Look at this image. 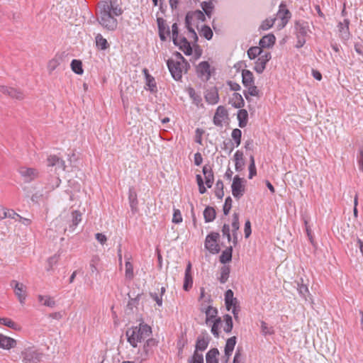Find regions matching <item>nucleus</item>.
Instances as JSON below:
<instances>
[{"mask_svg":"<svg viewBox=\"0 0 363 363\" xmlns=\"http://www.w3.org/2000/svg\"><path fill=\"white\" fill-rule=\"evenodd\" d=\"M81 220L82 213L78 211H72L70 213H64L60 215L52 220V225L57 227V225L62 224L57 230L65 233L67 230L73 232Z\"/></svg>","mask_w":363,"mask_h":363,"instance_id":"2","label":"nucleus"},{"mask_svg":"<svg viewBox=\"0 0 363 363\" xmlns=\"http://www.w3.org/2000/svg\"><path fill=\"white\" fill-rule=\"evenodd\" d=\"M47 162L48 167H55L56 170H65L66 165L65 161L57 155H49Z\"/></svg>","mask_w":363,"mask_h":363,"instance_id":"13","label":"nucleus"},{"mask_svg":"<svg viewBox=\"0 0 363 363\" xmlns=\"http://www.w3.org/2000/svg\"><path fill=\"white\" fill-rule=\"evenodd\" d=\"M224 185L221 180H218L216 184L215 194L218 199H222L224 196Z\"/></svg>","mask_w":363,"mask_h":363,"instance_id":"45","label":"nucleus"},{"mask_svg":"<svg viewBox=\"0 0 363 363\" xmlns=\"http://www.w3.org/2000/svg\"><path fill=\"white\" fill-rule=\"evenodd\" d=\"M236 344V337L233 336L228 338L225 346V353L231 355Z\"/></svg>","mask_w":363,"mask_h":363,"instance_id":"35","label":"nucleus"},{"mask_svg":"<svg viewBox=\"0 0 363 363\" xmlns=\"http://www.w3.org/2000/svg\"><path fill=\"white\" fill-rule=\"evenodd\" d=\"M58 262V255H55L54 256L50 257L48 259V267L47 268L48 271H50L52 269L54 265H55Z\"/></svg>","mask_w":363,"mask_h":363,"instance_id":"61","label":"nucleus"},{"mask_svg":"<svg viewBox=\"0 0 363 363\" xmlns=\"http://www.w3.org/2000/svg\"><path fill=\"white\" fill-rule=\"evenodd\" d=\"M145 74L146 78V84L149 87L150 91L154 92L156 90V83L155 78L148 74V72L146 69L143 70Z\"/></svg>","mask_w":363,"mask_h":363,"instance_id":"36","label":"nucleus"},{"mask_svg":"<svg viewBox=\"0 0 363 363\" xmlns=\"http://www.w3.org/2000/svg\"><path fill=\"white\" fill-rule=\"evenodd\" d=\"M357 162L359 170L363 172V146L359 148V155L357 157Z\"/></svg>","mask_w":363,"mask_h":363,"instance_id":"64","label":"nucleus"},{"mask_svg":"<svg viewBox=\"0 0 363 363\" xmlns=\"http://www.w3.org/2000/svg\"><path fill=\"white\" fill-rule=\"evenodd\" d=\"M338 30L340 33V37L344 40H347L350 38V33L349 31V21L345 19L343 23H339Z\"/></svg>","mask_w":363,"mask_h":363,"instance_id":"22","label":"nucleus"},{"mask_svg":"<svg viewBox=\"0 0 363 363\" xmlns=\"http://www.w3.org/2000/svg\"><path fill=\"white\" fill-rule=\"evenodd\" d=\"M125 277L127 279L131 280L134 277L133 265L130 261L127 260L125 263Z\"/></svg>","mask_w":363,"mask_h":363,"instance_id":"39","label":"nucleus"},{"mask_svg":"<svg viewBox=\"0 0 363 363\" xmlns=\"http://www.w3.org/2000/svg\"><path fill=\"white\" fill-rule=\"evenodd\" d=\"M201 311L204 312L206 314V324L207 325H210L211 324L212 320L214 319L218 314V310L211 306H208L206 308H202Z\"/></svg>","mask_w":363,"mask_h":363,"instance_id":"19","label":"nucleus"},{"mask_svg":"<svg viewBox=\"0 0 363 363\" xmlns=\"http://www.w3.org/2000/svg\"><path fill=\"white\" fill-rule=\"evenodd\" d=\"M172 40L174 45L178 43L179 38V29L177 23H173L172 26Z\"/></svg>","mask_w":363,"mask_h":363,"instance_id":"55","label":"nucleus"},{"mask_svg":"<svg viewBox=\"0 0 363 363\" xmlns=\"http://www.w3.org/2000/svg\"><path fill=\"white\" fill-rule=\"evenodd\" d=\"M99 23L109 30H114L117 28L118 21L115 16L122 14V10L118 5L111 1H102L99 4Z\"/></svg>","mask_w":363,"mask_h":363,"instance_id":"1","label":"nucleus"},{"mask_svg":"<svg viewBox=\"0 0 363 363\" xmlns=\"http://www.w3.org/2000/svg\"><path fill=\"white\" fill-rule=\"evenodd\" d=\"M233 246L228 247L220 256V262L225 264L232 259Z\"/></svg>","mask_w":363,"mask_h":363,"instance_id":"32","label":"nucleus"},{"mask_svg":"<svg viewBox=\"0 0 363 363\" xmlns=\"http://www.w3.org/2000/svg\"><path fill=\"white\" fill-rule=\"evenodd\" d=\"M278 16L281 20L282 27H284L291 17V12L286 8V5L284 4H280Z\"/></svg>","mask_w":363,"mask_h":363,"instance_id":"15","label":"nucleus"},{"mask_svg":"<svg viewBox=\"0 0 363 363\" xmlns=\"http://www.w3.org/2000/svg\"><path fill=\"white\" fill-rule=\"evenodd\" d=\"M18 172L26 183H30L38 177V171L36 169L26 167H21Z\"/></svg>","mask_w":363,"mask_h":363,"instance_id":"10","label":"nucleus"},{"mask_svg":"<svg viewBox=\"0 0 363 363\" xmlns=\"http://www.w3.org/2000/svg\"><path fill=\"white\" fill-rule=\"evenodd\" d=\"M248 90L247 92H244V95L247 100L249 99L248 95L253 96H257L259 95V89L254 84L246 86Z\"/></svg>","mask_w":363,"mask_h":363,"instance_id":"44","label":"nucleus"},{"mask_svg":"<svg viewBox=\"0 0 363 363\" xmlns=\"http://www.w3.org/2000/svg\"><path fill=\"white\" fill-rule=\"evenodd\" d=\"M38 300L43 302V304L45 306L54 308L55 306V301L50 296H43L42 295L38 296Z\"/></svg>","mask_w":363,"mask_h":363,"instance_id":"43","label":"nucleus"},{"mask_svg":"<svg viewBox=\"0 0 363 363\" xmlns=\"http://www.w3.org/2000/svg\"><path fill=\"white\" fill-rule=\"evenodd\" d=\"M179 48L184 52L186 55H190L192 53V48L189 42L185 37H180L178 39V43L176 45Z\"/></svg>","mask_w":363,"mask_h":363,"instance_id":"21","label":"nucleus"},{"mask_svg":"<svg viewBox=\"0 0 363 363\" xmlns=\"http://www.w3.org/2000/svg\"><path fill=\"white\" fill-rule=\"evenodd\" d=\"M16 342L14 339L4 335H0V347L9 350L16 346Z\"/></svg>","mask_w":363,"mask_h":363,"instance_id":"24","label":"nucleus"},{"mask_svg":"<svg viewBox=\"0 0 363 363\" xmlns=\"http://www.w3.org/2000/svg\"><path fill=\"white\" fill-rule=\"evenodd\" d=\"M167 63L172 77L175 80H179L182 77L183 69L185 68L186 69L187 67H186L183 62L182 63L179 61H175L172 59L168 60Z\"/></svg>","mask_w":363,"mask_h":363,"instance_id":"6","label":"nucleus"},{"mask_svg":"<svg viewBox=\"0 0 363 363\" xmlns=\"http://www.w3.org/2000/svg\"><path fill=\"white\" fill-rule=\"evenodd\" d=\"M218 233H211L206 238L205 247L211 253H218L220 251V247L217 241L219 238Z\"/></svg>","mask_w":363,"mask_h":363,"instance_id":"9","label":"nucleus"},{"mask_svg":"<svg viewBox=\"0 0 363 363\" xmlns=\"http://www.w3.org/2000/svg\"><path fill=\"white\" fill-rule=\"evenodd\" d=\"M152 333L151 328L147 324H140L139 327H132L126 330L125 335L130 345L136 347L138 342H141Z\"/></svg>","mask_w":363,"mask_h":363,"instance_id":"3","label":"nucleus"},{"mask_svg":"<svg viewBox=\"0 0 363 363\" xmlns=\"http://www.w3.org/2000/svg\"><path fill=\"white\" fill-rule=\"evenodd\" d=\"M223 320L225 323L223 328L224 331L226 333H230L233 327L232 317L230 315L226 314L223 316Z\"/></svg>","mask_w":363,"mask_h":363,"instance_id":"42","label":"nucleus"},{"mask_svg":"<svg viewBox=\"0 0 363 363\" xmlns=\"http://www.w3.org/2000/svg\"><path fill=\"white\" fill-rule=\"evenodd\" d=\"M242 84L246 87L254 84V77L252 72L247 69L242 71Z\"/></svg>","mask_w":363,"mask_h":363,"instance_id":"27","label":"nucleus"},{"mask_svg":"<svg viewBox=\"0 0 363 363\" xmlns=\"http://www.w3.org/2000/svg\"><path fill=\"white\" fill-rule=\"evenodd\" d=\"M60 64V59L55 57L50 60L48 64V69L50 73L53 72Z\"/></svg>","mask_w":363,"mask_h":363,"instance_id":"49","label":"nucleus"},{"mask_svg":"<svg viewBox=\"0 0 363 363\" xmlns=\"http://www.w3.org/2000/svg\"><path fill=\"white\" fill-rule=\"evenodd\" d=\"M261 330L263 335H272L274 333V329L272 327H269L264 321L261 322Z\"/></svg>","mask_w":363,"mask_h":363,"instance_id":"56","label":"nucleus"},{"mask_svg":"<svg viewBox=\"0 0 363 363\" xmlns=\"http://www.w3.org/2000/svg\"><path fill=\"white\" fill-rule=\"evenodd\" d=\"M219 351L217 348L211 349L206 355V363H218Z\"/></svg>","mask_w":363,"mask_h":363,"instance_id":"30","label":"nucleus"},{"mask_svg":"<svg viewBox=\"0 0 363 363\" xmlns=\"http://www.w3.org/2000/svg\"><path fill=\"white\" fill-rule=\"evenodd\" d=\"M157 26L159 30V35L162 41L166 40V35H169L170 31L168 26H166L165 21L162 18H158Z\"/></svg>","mask_w":363,"mask_h":363,"instance_id":"17","label":"nucleus"},{"mask_svg":"<svg viewBox=\"0 0 363 363\" xmlns=\"http://www.w3.org/2000/svg\"><path fill=\"white\" fill-rule=\"evenodd\" d=\"M233 139L235 140L236 147H238L241 143L242 132L238 128H235L231 134Z\"/></svg>","mask_w":363,"mask_h":363,"instance_id":"50","label":"nucleus"},{"mask_svg":"<svg viewBox=\"0 0 363 363\" xmlns=\"http://www.w3.org/2000/svg\"><path fill=\"white\" fill-rule=\"evenodd\" d=\"M0 91L6 95L9 96L13 99L18 100H22L24 99V94L21 90L12 87L1 86Z\"/></svg>","mask_w":363,"mask_h":363,"instance_id":"14","label":"nucleus"},{"mask_svg":"<svg viewBox=\"0 0 363 363\" xmlns=\"http://www.w3.org/2000/svg\"><path fill=\"white\" fill-rule=\"evenodd\" d=\"M294 28L297 38L296 48H300L306 43L305 38L309 32L308 23L304 21H296L295 22Z\"/></svg>","mask_w":363,"mask_h":363,"instance_id":"5","label":"nucleus"},{"mask_svg":"<svg viewBox=\"0 0 363 363\" xmlns=\"http://www.w3.org/2000/svg\"><path fill=\"white\" fill-rule=\"evenodd\" d=\"M230 104L237 108H240L244 106L245 101L242 96L239 93H234L230 99Z\"/></svg>","mask_w":363,"mask_h":363,"instance_id":"26","label":"nucleus"},{"mask_svg":"<svg viewBox=\"0 0 363 363\" xmlns=\"http://www.w3.org/2000/svg\"><path fill=\"white\" fill-rule=\"evenodd\" d=\"M203 174L205 177V183L207 187L211 188L214 181V176L211 167L208 165L203 166Z\"/></svg>","mask_w":363,"mask_h":363,"instance_id":"23","label":"nucleus"},{"mask_svg":"<svg viewBox=\"0 0 363 363\" xmlns=\"http://www.w3.org/2000/svg\"><path fill=\"white\" fill-rule=\"evenodd\" d=\"M203 217L206 223L212 222L216 218V211L213 207L207 206L203 211Z\"/></svg>","mask_w":363,"mask_h":363,"instance_id":"33","label":"nucleus"},{"mask_svg":"<svg viewBox=\"0 0 363 363\" xmlns=\"http://www.w3.org/2000/svg\"><path fill=\"white\" fill-rule=\"evenodd\" d=\"M0 323L15 330L17 329L18 326L11 319L7 318H0Z\"/></svg>","mask_w":363,"mask_h":363,"instance_id":"52","label":"nucleus"},{"mask_svg":"<svg viewBox=\"0 0 363 363\" xmlns=\"http://www.w3.org/2000/svg\"><path fill=\"white\" fill-rule=\"evenodd\" d=\"M248 113L245 109H240L238 113V120L239 121V126L245 128L247 123Z\"/></svg>","mask_w":363,"mask_h":363,"instance_id":"31","label":"nucleus"},{"mask_svg":"<svg viewBox=\"0 0 363 363\" xmlns=\"http://www.w3.org/2000/svg\"><path fill=\"white\" fill-rule=\"evenodd\" d=\"M262 48H261L260 45H259V47H257V46L251 47L247 50V55H248L249 58L252 60V59H255L258 56L260 57L264 52H263Z\"/></svg>","mask_w":363,"mask_h":363,"instance_id":"34","label":"nucleus"},{"mask_svg":"<svg viewBox=\"0 0 363 363\" xmlns=\"http://www.w3.org/2000/svg\"><path fill=\"white\" fill-rule=\"evenodd\" d=\"M182 221V214L179 210L176 209L174 211L172 222L174 223H179Z\"/></svg>","mask_w":363,"mask_h":363,"instance_id":"63","label":"nucleus"},{"mask_svg":"<svg viewBox=\"0 0 363 363\" xmlns=\"http://www.w3.org/2000/svg\"><path fill=\"white\" fill-rule=\"evenodd\" d=\"M232 203H233V201H232V199L230 196H228L226 199H225V203H224V206H223V213L224 215L227 216L231 208H232Z\"/></svg>","mask_w":363,"mask_h":363,"instance_id":"57","label":"nucleus"},{"mask_svg":"<svg viewBox=\"0 0 363 363\" xmlns=\"http://www.w3.org/2000/svg\"><path fill=\"white\" fill-rule=\"evenodd\" d=\"M199 77L203 81H208L211 77L210 65L208 62H200L196 67Z\"/></svg>","mask_w":363,"mask_h":363,"instance_id":"12","label":"nucleus"},{"mask_svg":"<svg viewBox=\"0 0 363 363\" xmlns=\"http://www.w3.org/2000/svg\"><path fill=\"white\" fill-rule=\"evenodd\" d=\"M230 267L229 266H223L220 269V277L219 278V281L221 284H225L229 277L230 274Z\"/></svg>","mask_w":363,"mask_h":363,"instance_id":"40","label":"nucleus"},{"mask_svg":"<svg viewBox=\"0 0 363 363\" xmlns=\"http://www.w3.org/2000/svg\"><path fill=\"white\" fill-rule=\"evenodd\" d=\"M244 182V179L238 175L233 178L231 185L232 194L237 199H240L245 192Z\"/></svg>","mask_w":363,"mask_h":363,"instance_id":"7","label":"nucleus"},{"mask_svg":"<svg viewBox=\"0 0 363 363\" xmlns=\"http://www.w3.org/2000/svg\"><path fill=\"white\" fill-rule=\"evenodd\" d=\"M272 55L269 52H264L255 62V70L261 74L264 72L267 63L271 60Z\"/></svg>","mask_w":363,"mask_h":363,"instance_id":"11","label":"nucleus"},{"mask_svg":"<svg viewBox=\"0 0 363 363\" xmlns=\"http://www.w3.org/2000/svg\"><path fill=\"white\" fill-rule=\"evenodd\" d=\"M192 284H193V281H192L191 275V274H185L183 289L185 291H188L189 289L192 286Z\"/></svg>","mask_w":363,"mask_h":363,"instance_id":"58","label":"nucleus"},{"mask_svg":"<svg viewBox=\"0 0 363 363\" xmlns=\"http://www.w3.org/2000/svg\"><path fill=\"white\" fill-rule=\"evenodd\" d=\"M43 356V352L33 346L24 348L21 354L23 363H38L41 361Z\"/></svg>","mask_w":363,"mask_h":363,"instance_id":"4","label":"nucleus"},{"mask_svg":"<svg viewBox=\"0 0 363 363\" xmlns=\"http://www.w3.org/2000/svg\"><path fill=\"white\" fill-rule=\"evenodd\" d=\"M187 363H203V354L194 351L193 356L188 360Z\"/></svg>","mask_w":363,"mask_h":363,"instance_id":"51","label":"nucleus"},{"mask_svg":"<svg viewBox=\"0 0 363 363\" xmlns=\"http://www.w3.org/2000/svg\"><path fill=\"white\" fill-rule=\"evenodd\" d=\"M230 231V230L229 225L228 224H224L223 228H222V233H223V236L227 238L228 242H230L231 239H232Z\"/></svg>","mask_w":363,"mask_h":363,"instance_id":"62","label":"nucleus"},{"mask_svg":"<svg viewBox=\"0 0 363 363\" xmlns=\"http://www.w3.org/2000/svg\"><path fill=\"white\" fill-rule=\"evenodd\" d=\"M250 164L249 165V179H252L255 175L257 174L255 164V159L252 155L250 157Z\"/></svg>","mask_w":363,"mask_h":363,"instance_id":"53","label":"nucleus"},{"mask_svg":"<svg viewBox=\"0 0 363 363\" xmlns=\"http://www.w3.org/2000/svg\"><path fill=\"white\" fill-rule=\"evenodd\" d=\"M128 199H129L130 206L132 211L136 212L138 211L137 195H136V193L134 191H133L132 189H130V191H129V198Z\"/></svg>","mask_w":363,"mask_h":363,"instance_id":"37","label":"nucleus"},{"mask_svg":"<svg viewBox=\"0 0 363 363\" xmlns=\"http://www.w3.org/2000/svg\"><path fill=\"white\" fill-rule=\"evenodd\" d=\"M276 38L273 34H268L263 36L259 40V45L263 48H269L275 43Z\"/></svg>","mask_w":363,"mask_h":363,"instance_id":"25","label":"nucleus"},{"mask_svg":"<svg viewBox=\"0 0 363 363\" xmlns=\"http://www.w3.org/2000/svg\"><path fill=\"white\" fill-rule=\"evenodd\" d=\"M232 228L233 232H238L240 228L239 214L237 213H234L233 215Z\"/></svg>","mask_w":363,"mask_h":363,"instance_id":"54","label":"nucleus"},{"mask_svg":"<svg viewBox=\"0 0 363 363\" xmlns=\"http://www.w3.org/2000/svg\"><path fill=\"white\" fill-rule=\"evenodd\" d=\"M274 23V19H266L262 23L260 26V29L263 30H267L273 26Z\"/></svg>","mask_w":363,"mask_h":363,"instance_id":"59","label":"nucleus"},{"mask_svg":"<svg viewBox=\"0 0 363 363\" xmlns=\"http://www.w3.org/2000/svg\"><path fill=\"white\" fill-rule=\"evenodd\" d=\"M72 70L77 74L83 73L82 63L79 60H73L71 62Z\"/></svg>","mask_w":363,"mask_h":363,"instance_id":"41","label":"nucleus"},{"mask_svg":"<svg viewBox=\"0 0 363 363\" xmlns=\"http://www.w3.org/2000/svg\"><path fill=\"white\" fill-rule=\"evenodd\" d=\"M202 9L207 16L211 17L213 6L211 1H204L201 4Z\"/></svg>","mask_w":363,"mask_h":363,"instance_id":"46","label":"nucleus"},{"mask_svg":"<svg viewBox=\"0 0 363 363\" xmlns=\"http://www.w3.org/2000/svg\"><path fill=\"white\" fill-rule=\"evenodd\" d=\"M206 101L210 104H216L218 102L219 96L216 87L207 89L205 93Z\"/></svg>","mask_w":363,"mask_h":363,"instance_id":"18","label":"nucleus"},{"mask_svg":"<svg viewBox=\"0 0 363 363\" xmlns=\"http://www.w3.org/2000/svg\"><path fill=\"white\" fill-rule=\"evenodd\" d=\"M226 115V109L223 106H219L213 117V123L217 126H222L223 119Z\"/></svg>","mask_w":363,"mask_h":363,"instance_id":"20","label":"nucleus"},{"mask_svg":"<svg viewBox=\"0 0 363 363\" xmlns=\"http://www.w3.org/2000/svg\"><path fill=\"white\" fill-rule=\"evenodd\" d=\"M190 13L192 14L194 19L196 18L201 21H205L206 17L203 11L196 10Z\"/></svg>","mask_w":363,"mask_h":363,"instance_id":"60","label":"nucleus"},{"mask_svg":"<svg viewBox=\"0 0 363 363\" xmlns=\"http://www.w3.org/2000/svg\"><path fill=\"white\" fill-rule=\"evenodd\" d=\"M225 301L227 310H230L233 306L236 305L237 299L233 297V292L228 289L225 293Z\"/></svg>","mask_w":363,"mask_h":363,"instance_id":"28","label":"nucleus"},{"mask_svg":"<svg viewBox=\"0 0 363 363\" xmlns=\"http://www.w3.org/2000/svg\"><path fill=\"white\" fill-rule=\"evenodd\" d=\"M200 34L208 40H211L213 37V31L208 26H203L201 28Z\"/></svg>","mask_w":363,"mask_h":363,"instance_id":"48","label":"nucleus"},{"mask_svg":"<svg viewBox=\"0 0 363 363\" xmlns=\"http://www.w3.org/2000/svg\"><path fill=\"white\" fill-rule=\"evenodd\" d=\"M210 337L207 335H201L197 337L195 351H204L209 344Z\"/></svg>","mask_w":363,"mask_h":363,"instance_id":"16","label":"nucleus"},{"mask_svg":"<svg viewBox=\"0 0 363 363\" xmlns=\"http://www.w3.org/2000/svg\"><path fill=\"white\" fill-rule=\"evenodd\" d=\"M234 158H235V170L238 172L242 170V169L245 166V161L243 159V153L242 152H240V150H238L234 155Z\"/></svg>","mask_w":363,"mask_h":363,"instance_id":"29","label":"nucleus"},{"mask_svg":"<svg viewBox=\"0 0 363 363\" xmlns=\"http://www.w3.org/2000/svg\"><path fill=\"white\" fill-rule=\"evenodd\" d=\"M301 283L297 282V289L301 296H302L306 300V294L309 293L308 286L303 284V279H301Z\"/></svg>","mask_w":363,"mask_h":363,"instance_id":"47","label":"nucleus"},{"mask_svg":"<svg viewBox=\"0 0 363 363\" xmlns=\"http://www.w3.org/2000/svg\"><path fill=\"white\" fill-rule=\"evenodd\" d=\"M10 286L13 289L14 294L20 303L24 304L27 297L26 286L16 280H12Z\"/></svg>","mask_w":363,"mask_h":363,"instance_id":"8","label":"nucleus"},{"mask_svg":"<svg viewBox=\"0 0 363 363\" xmlns=\"http://www.w3.org/2000/svg\"><path fill=\"white\" fill-rule=\"evenodd\" d=\"M96 47L101 50H106L109 47V45L104 38L101 34H97L96 36Z\"/></svg>","mask_w":363,"mask_h":363,"instance_id":"38","label":"nucleus"}]
</instances>
